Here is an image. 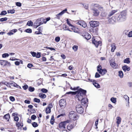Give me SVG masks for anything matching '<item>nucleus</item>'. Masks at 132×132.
<instances>
[{"instance_id":"35","label":"nucleus","mask_w":132,"mask_h":132,"mask_svg":"<svg viewBox=\"0 0 132 132\" xmlns=\"http://www.w3.org/2000/svg\"><path fill=\"white\" fill-rule=\"evenodd\" d=\"M111 101L113 103H115L116 102V98L112 97L110 99Z\"/></svg>"},{"instance_id":"54","label":"nucleus","mask_w":132,"mask_h":132,"mask_svg":"<svg viewBox=\"0 0 132 132\" xmlns=\"http://www.w3.org/2000/svg\"><path fill=\"white\" fill-rule=\"evenodd\" d=\"M66 125V124L67 123H71V121L70 120H67L66 121L63 122Z\"/></svg>"},{"instance_id":"33","label":"nucleus","mask_w":132,"mask_h":132,"mask_svg":"<svg viewBox=\"0 0 132 132\" xmlns=\"http://www.w3.org/2000/svg\"><path fill=\"white\" fill-rule=\"evenodd\" d=\"M77 94V92H69L66 93L65 94H71L72 95H75Z\"/></svg>"},{"instance_id":"45","label":"nucleus","mask_w":132,"mask_h":132,"mask_svg":"<svg viewBox=\"0 0 132 132\" xmlns=\"http://www.w3.org/2000/svg\"><path fill=\"white\" fill-rule=\"evenodd\" d=\"M15 10H9L7 11V12L8 13H11L12 14L15 13Z\"/></svg>"},{"instance_id":"8","label":"nucleus","mask_w":132,"mask_h":132,"mask_svg":"<svg viewBox=\"0 0 132 132\" xmlns=\"http://www.w3.org/2000/svg\"><path fill=\"white\" fill-rule=\"evenodd\" d=\"M67 9H65L56 15L55 18L59 19L60 17L67 11Z\"/></svg>"},{"instance_id":"11","label":"nucleus","mask_w":132,"mask_h":132,"mask_svg":"<svg viewBox=\"0 0 132 132\" xmlns=\"http://www.w3.org/2000/svg\"><path fill=\"white\" fill-rule=\"evenodd\" d=\"M93 15L95 16H97L99 14V12L97 9L96 8H93L92 9Z\"/></svg>"},{"instance_id":"36","label":"nucleus","mask_w":132,"mask_h":132,"mask_svg":"<svg viewBox=\"0 0 132 132\" xmlns=\"http://www.w3.org/2000/svg\"><path fill=\"white\" fill-rule=\"evenodd\" d=\"M72 49L74 51L76 52L78 50V46L77 45H74L72 47Z\"/></svg>"},{"instance_id":"10","label":"nucleus","mask_w":132,"mask_h":132,"mask_svg":"<svg viewBox=\"0 0 132 132\" xmlns=\"http://www.w3.org/2000/svg\"><path fill=\"white\" fill-rule=\"evenodd\" d=\"M114 17L115 20H116V21H124L123 19L119 14H116Z\"/></svg>"},{"instance_id":"13","label":"nucleus","mask_w":132,"mask_h":132,"mask_svg":"<svg viewBox=\"0 0 132 132\" xmlns=\"http://www.w3.org/2000/svg\"><path fill=\"white\" fill-rule=\"evenodd\" d=\"M121 16V17L124 20L126 18V12L125 11H123L121 12L120 14H119Z\"/></svg>"},{"instance_id":"47","label":"nucleus","mask_w":132,"mask_h":132,"mask_svg":"<svg viewBox=\"0 0 132 132\" xmlns=\"http://www.w3.org/2000/svg\"><path fill=\"white\" fill-rule=\"evenodd\" d=\"M7 18L6 17L2 18L0 19V21L3 22L4 21H6L7 20Z\"/></svg>"},{"instance_id":"40","label":"nucleus","mask_w":132,"mask_h":132,"mask_svg":"<svg viewBox=\"0 0 132 132\" xmlns=\"http://www.w3.org/2000/svg\"><path fill=\"white\" fill-rule=\"evenodd\" d=\"M42 28L40 27H39L37 29V30L38 31H37L38 32L37 33H42Z\"/></svg>"},{"instance_id":"29","label":"nucleus","mask_w":132,"mask_h":132,"mask_svg":"<svg viewBox=\"0 0 132 132\" xmlns=\"http://www.w3.org/2000/svg\"><path fill=\"white\" fill-rule=\"evenodd\" d=\"M75 126V124H71V125H68L67 126V129L69 130H70V129H72L74 127V126Z\"/></svg>"},{"instance_id":"63","label":"nucleus","mask_w":132,"mask_h":132,"mask_svg":"<svg viewBox=\"0 0 132 132\" xmlns=\"http://www.w3.org/2000/svg\"><path fill=\"white\" fill-rule=\"evenodd\" d=\"M23 89L24 90H26L28 88V86L27 85H24L23 87Z\"/></svg>"},{"instance_id":"38","label":"nucleus","mask_w":132,"mask_h":132,"mask_svg":"<svg viewBox=\"0 0 132 132\" xmlns=\"http://www.w3.org/2000/svg\"><path fill=\"white\" fill-rule=\"evenodd\" d=\"M51 109L48 108H46L45 110V111L47 114L50 113L51 112Z\"/></svg>"},{"instance_id":"9","label":"nucleus","mask_w":132,"mask_h":132,"mask_svg":"<svg viewBox=\"0 0 132 132\" xmlns=\"http://www.w3.org/2000/svg\"><path fill=\"white\" fill-rule=\"evenodd\" d=\"M93 43L94 44L95 46L97 47L98 46H101L102 42L100 41H97L95 40V39H93L92 40Z\"/></svg>"},{"instance_id":"41","label":"nucleus","mask_w":132,"mask_h":132,"mask_svg":"<svg viewBox=\"0 0 132 132\" xmlns=\"http://www.w3.org/2000/svg\"><path fill=\"white\" fill-rule=\"evenodd\" d=\"M32 125L34 127H36L38 126L37 123L35 122H34L32 123Z\"/></svg>"},{"instance_id":"44","label":"nucleus","mask_w":132,"mask_h":132,"mask_svg":"<svg viewBox=\"0 0 132 132\" xmlns=\"http://www.w3.org/2000/svg\"><path fill=\"white\" fill-rule=\"evenodd\" d=\"M28 90L30 92H32L34 91L35 90V88L34 87H29Z\"/></svg>"},{"instance_id":"30","label":"nucleus","mask_w":132,"mask_h":132,"mask_svg":"<svg viewBox=\"0 0 132 132\" xmlns=\"http://www.w3.org/2000/svg\"><path fill=\"white\" fill-rule=\"evenodd\" d=\"M118 76L121 78H122L123 77V73L122 71H119Z\"/></svg>"},{"instance_id":"32","label":"nucleus","mask_w":132,"mask_h":132,"mask_svg":"<svg viewBox=\"0 0 132 132\" xmlns=\"http://www.w3.org/2000/svg\"><path fill=\"white\" fill-rule=\"evenodd\" d=\"M54 118L53 116H52L51 119L50 121V123L52 124L53 125L54 123Z\"/></svg>"},{"instance_id":"37","label":"nucleus","mask_w":132,"mask_h":132,"mask_svg":"<svg viewBox=\"0 0 132 132\" xmlns=\"http://www.w3.org/2000/svg\"><path fill=\"white\" fill-rule=\"evenodd\" d=\"M124 98L126 100L128 101V103L129 104V97L126 95H125L124 96Z\"/></svg>"},{"instance_id":"7","label":"nucleus","mask_w":132,"mask_h":132,"mask_svg":"<svg viewBox=\"0 0 132 132\" xmlns=\"http://www.w3.org/2000/svg\"><path fill=\"white\" fill-rule=\"evenodd\" d=\"M65 101L63 99L60 100L59 102V104L60 107L64 108L66 105Z\"/></svg>"},{"instance_id":"64","label":"nucleus","mask_w":132,"mask_h":132,"mask_svg":"<svg viewBox=\"0 0 132 132\" xmlns=\"http://www.w3.org/2000/svg\"><path fill=\"white\" fill-rule=\"evenodd\" d=\"M27 66L28 67L30 68H31V67H33V65L32 64H31V63H29L28 64Z\"/></svg>"},{"instance_id":"56","label":"nucleus","mask_w":132,"mask_h":132,"mask_svg":"<svg viewBox=\"0 0 132 132\" xmlns=\"http://www.w3.org/2000/svg\"><path fill=\"white\" fill-rule=\"evenodd\" d=\"M66 21L67 23L69 26H70L73 27V25L70 23L68 19H67Z\"/></svg>"},{"instance_id":"50","label":"nucleus","mask_w":132,"mask_h":132,"mask_svg":"<svg viewBox=\"0 0 132 132\" xmlns=\"http://www.w3.org/2000/svg\"><path fill=\"white\" fill-rule=\"evenodd\" d=\"M34 101L36 102L39 103L40 102V100L36 98H35L34 99Z\"/></svg>"},{"instance_id":"25","label":"nucleus","mask_w":132,"mask_h":132,"mask_svg":"<svg viewBox=\"0 0 132 132\" xmlns=\"http://www.w3.org/2000/svg\"><path fill=\"white\" fill-rule=\"evenodd\" d=\"M39 96L42 98H46V95L42 93H40L39 94Z\"/></svg>"},{"instance_id":"55","label":"nucleus","mask_w":132,"mask_h":132,"mask_svg":"<svg viewBox=\"0 0 132 132\" xmlns=\"http://www.w3.org/2000/svg\"><path fill=\"white\" fill-rule=\"evenodd\" d=\"M60 38L59 37H57L55 38V40L56 42H58L60 40Z\"/></svg>"},{"instance_id":"52","label":"nucleus","mask_w":132,"mask_h":132,"mask_svg":"<svg viewBox=\"0 0 132 132\" xmlns=\"http://www.w3.org/2000/svg\"><path fill=\"white\" fill-rule=\"evenodd\" d=\"M14 121L16 122H18L19 120V118L18 117L15 116L14 117Z\"/></svg>"},{"instance_id":"12","label":"nucleus","mask_w":132,"mask_h":132,"mask_svg":"<svg viewBox=\"0 0 132 132\" xmlns=\"http://www.w3.org/2000/svg\"><path fill=\"white\" fill-rule=\"evenodd\" d=\"M98 29L97 27H92L89 30L90 32L97 33L98 32Z\"/></svg>"},{"instance_id":"1","label":"nucleus","mask_w":132,"mask_h":132,"mask_svg":"<svg viewBox=\"0 0 132 132\" xmlns=\"http://www.w3.org/2000/svg\"><path fill=\"white\" fill-rule=\"evenodd\" d=\"M76 92H77V94L76 97L78 98V100L80 101L81 99L83 98V96L85 95L86 91L80 89V90L76 91Z\"/></svg>"},{"instance_id":"21","label":"nucleus","mask_w":132,"mask_h":132,"mask_svg":"<svg viewBox=\"0 0 132 132\" xmlns=\"http://www.w3.org/2000/svg\"><path fill=\"white\" fill-rule=\"evenodd\" d=\"M101 74L103 75H104L107 72V70L105 69H103L101 70L100 71L98 72Z\"/></svg>"},{"instance_id":"24","label":"nucleus","mask_w":132,"mask_h":132,"mask_svg":"<svg viewBox=\"0 0 132 132\" xmlns=\"http://www.w3.org/2000/svg\"><path fill=\"white\" fill-rule=\"evenodd\" d=\"M111 51L112 52H114L116 48V45L114 43L112 44L111 45Z\"/></svg>"},{"instance_id":"4","label":"nucleus","mask_w":132,"mask_h":132,"mask_svg":"<svg viewBox=\"0 0 132 132\" xmlns=\"http://www.w3.org/2000/svg\"><path fill=\"white\" fill-rule=\"evenodd\" d=\"M76 110L77 112L80 114L82 113L84 111L83 108L80 104L76 106Z\"/></svg>"},{"instance_id":"59","label":"nucleus","mask_w":132,"mask_h":132,"mask_svg":"<svg viewBox=\"0 0 132 132\" xmlns=\"http://www.w3.org/2000/svg\"><path fill=\"white\" fill-rule=\"evenodd\" d=\"M124 33H127V32H128V33H132V31H129V30H125L124 31Z\"/></svg>"},{"instance_id":"49","label":"nucleus","mask_w":132,"mask_h":132,"mask_svg":"<svg viewBox=\"0 0 132 132\" xmlns=\"http://www.w3.org/2000/svg\"><path fill=\"white\" fill-rule=\"evenodd\" d=\"M47 90L45 88H42L41 90V91L44 93H46L47 92Z\"/></svg>"},{"instance_id":"6","label":"nucleus","mask_w":132,"mask_h":132,"mask_svg":"<svg viewBox=\"0 0 132 132\" xmlns=\"http://www.w3.org/2000/svg\"><path fill=\"white\" fill-rule=\"evenodd\" d=\"M76 23L77 24L82 26L84 28H85L87 26V24L84 21H78Z\"/></svg>"},{"instance_id":"60","label":"nucleus","mask_w":132,"mask_h":132,"mask_svg":"<svg viewBox=\"0 0 132 132\" xmlns=\"http://www.w3.org/2000/svg\"><path fill=\"white\" fill-rule=\"evenodd\" d=\"M10 100L12 101H15V99L12 96H11L10 97Z\"/></svg>"},{"instance_id":"2","label":"nucleus","mask_w":132,"mask_h":132,"mask_svg":"<svg viewBox=\"0 0 132 132\" xmlns=\"http://www.w3.org/2000/svg\"><path fill=\"white\" fill-rule=\"evenodd\" d=\"M69 117L70 119L74 120H76L78 118L76 113L73 111H71L70 112L69 114Z\"/></svg>"},{"instance_id":"23","label":"nucleus","mask_w":132,"mask_h":132,"mask_svg":"<svg viewBox=\"0 0 132 132\" xmlns=\"http://www.w3.org/2000/svg\"><path fill=\"white\" fill-rule=\"evenodd\" d=\"M78 30V28L73 27L71 29V30L70 31L72 32H77Z\"/></svg>"},{"instance_id":"26","label":"nucleus","mask_w":132,"mask_h":132,"mask_svg":"<svg viewBox=\"0 0 132 132\" xmlns=\"http://www.w3.org/2000/svg\"><path fill=\"white\" fill-rule=\"evenodd\" d=\"M116 120H117L116 123L117 124L118 126L119 124L121 122V118L120 117H117Z\"/></svg>"},{"instance_id":"46","label":"nucleus","mask_w":132,"mask_h":132,"mask_svg":"<svg viewBox=\"0 0 132 132\" xmlns=\"http://www.w3.org/2000/svg\"><path fill=\"white\" fill-rule=\"evenodd\" d=\"M6 14H7V12H6V11H2L1 12V13L0 14V15H6Z\"/></svg>"},{"instance_id":"27","label":"nucleus","mask_w":132,"mask_h":132,"mask_svg":"<svg viewBox=\"0 0 132 132\" xmlns=\"http://www.w3.org/2000/svg\"><path fill=\"white\" fill-rule=\"evenodd\" d=\"M10 118V116L8 114H6L4 117V118L5 119L8 121H9Z\"/></svg>"},{"instance_id":"48","label":"nucleus","mask_w":132,"mask_h":132,"mask_svg":"<svg viewBox=\"0 0 132 132\" xmlns=\"http://www.w3.org/2000/svg\"><path fill=\"white\" fill-rule=\"evenodd\" d=\"M3 83L7 87H11L9 83L6 82H3Z\"/></svg>"},{"instance_id":"61","label":"nucleus","mask_w":132,"mask_h":132,"mask_svg":"<svg viewBox=\"0 0 132 132\" xmlns=\"http://www.w3.org/2000/svg\"><path fill=\"white\" fill-rule=\"evenodd\" d=\"M100 75L97 72L96 73H95V77L96 78H98L100 77Z\"/></svg>"},{"instance_id":"14","label":"nucleus","mask_w":132,"mask_h":132,"mask_svg":"<svg viewBox=\"0 0 132 132\" xmlns=\"http://www.w3.org/2000/svg\"><path fill=\"white\" fill-rule=\"evenodd\" d=\"M82 35L85 38L89 40L91 38V36L89 34H82Z\"/></svg>"},{"instance_id":"5","label":"nucleus","mask_w":132,"mask_h":132,"mask_svg":"<svg viewBox=\"0 0 132 132\" xmlns=\"http://www.w3.org/2000/svg\"><path fill=\"white\" fill-rule=\"evenodd\" d=\"M110 62L111 66L113 68L116 69L118 68V65L116 64L114 59H112Z\"/></svg>"},{"instance_id":"18","label":"nucleus","mask_w":132,"mask_h":132,"mask_svg":"<svg viewBox=\"0 0 132 132\" xmlns=\"http://www.w3.org/2000/svg\"><path fill=\"white\" fill-rule=\"evenodd\" d=\"M118 10H113L110 12L108 16H111L113 15L114 13L117 12Z\"/></svg>"},{"instance_id":"62","label":"nucleus","mask_w":132,"mask_h":132,"mask_svg":"<svg viewBox=\"0 0 132 132\" xmlns=\"http://www.w3.org/2000/svg\"><path fill=\"white\" fill-rule=\"evenodd\" d=\"M16 6L19 7H20L21 6V4L20 3L17 2L16 3Z\"/></svg>"},{"instance_id":"17","label":"nucleus","mask_w":132,"mask_h":132,"mask_svg":"<svg viewBox=\"0 0 132 132\" xmlns=\"http://www.w3.org/2000/svg\"><path fill=\"white\" fill-rule=\"evenodd\" d=\"M64 122H61L59 123V127L61 129L63 128L64 129H65V125L64 123Z\"/></svg>"},{"instance_id":"58","label":"nucleus","mask_w":132,"mask_h":132,"mask_svg":"<svg viewBox=\"0 0 132 132\" xmlns=\"http://www.w3.org/2000/svg\"><path fill=\"white\" fill-rule=\"evenodd\" d=\"M10 85V84L12 86H15V85L16 84L13 81H11V82L9 83Z\"/></svg>"},{"instance_id":"43","label":"nucleus","mask_w":132,"mask_h":132,"mask_svg":"<svg viewBox=\"0 0 132 132\" xmlns=\"http://www.w3.org/2000/svg\"><path fill=\"white\" fill-rule=\"evenodd\" d=\"M33 24V23L31 21H29L27 23V25L29 26H31Z\"/></svg>"},{"instance_id":"16","label":"nucleus","mask_w":132,"mask_h":132,"mask_svg":"<svg viewBox=\"0 0 132 132\" xmlns=\"http://www.w3.org/2000/svg\"><path fill=\"white\" fill-rule=\"evenodd\" d=\"M40 20L38 19L36 20L34 22V24H35V26H36V28H37L38 26H39L40 25H41V23L40 22Z\"/></svg>"},{"instance_id":"22","label":"nucleus","mask_w":132,"mask_h":132,"mask_svg":"<svg viewBox=\"0 0 132 132\" xmlns=\"http://www.w3.org/2000/svg\"><path fill=\"white\" fill-rule=\"evenodd\" d=\"M8 61L5 60H0V63L2 65L5 66L6 65Z\"/></svg>"},{"instance_id":"3","label":"nucleus","mask_w":132,"mask_h":132,"mask_svg":"<svg viewBox=\"0 0 132 132\" xmlns=\"http://www.w3.org/2000/svg\"><path fill=\"white\" fill-rule=\"evenodd\" d=\"M89 23L92 27H97L99 26V22L96 21H91L89 22Z\"/></svg>"},{"instance_id":"28","label":"nucleus","mask_w":132,"mask_h":132,"mask_svg":"<svg viewBox=\"0 0 132 132\" xmlns=\"http://www.w3.org/2000/svg\"><path fill=\"white\" fill-rule=\"evenodd\" d=\"M94 86L96 88H100V85L99 84L96 82V81L95 82H94V83H93Z\"/></svg>"},{"instance_id":"15","label":"nucleus","mask_w":132,"mask_h":132,"mask_svg":"<svg viewBox=\"0 0 132 132\" xmlns=\"http://www.w3.org/2000/svg\"><path fill=\"white\" fill-rule=\"evenodd\" d=\"M88 99L86 98H83L81 99V104L82 105H85L86 103L88 102Z\"/></svg>"},{"instance_id":"53","label":"nucleus","mask_w":132,"mask_h":132,"mask_svg":"<svg viewBox=\"0 0 132 132\" xmlns=\"http://www.w3.org/2000/svg\"><path fill=\"white\" fill-rule=\"evenodd\" d=\"M101 70H102V67H101V66L99 65L97 67V71L98 72H99V71H100Z\"/></svg>"},{"instance_id":"31","label":"nucleus","mask_w":132,"mask_h":132,"mask_svg":"<svg viewBox=\"0 0 132 132\" xmlns=\"http://www.w3.org/2000/svg\"><path fill=\"white\" fill-rule=\"evenodd\" d=\"M21 123L19 122H17L16 123V126L17 127V129H18L19 130V129H21V128H20V126H21Z\"/></svg>"},{"instance_id":"39","label":"nucleus","mask_w":132,"mask_h":132,"mask_svg":"<svg viewBox=\"0 0 132 132\" xmlns=\"http://www.w3.org/2000/svg\"><path fill=\"white\" fill-rule=\"evenodd\" d=\"M9 56V54L7 53L3 54L2 55V57L3 58H5L7 57H8Z\"/></svg>"},{"instance_id":"20","label":"nucleus","mask_w":132,"mask_h":132,"mask_svg":"<svg viewBox=\"0 0 132 132\" xmlns=\"http://www.w3.org/2000/svg\"><path fill=\"white\" fill-rule=\"evenodd\" d=\"M114 18H115L114 17H112L111 18L109 19L108 20L109 23L111 24H113L114 22H116V20H114Z\"/></svg>"},{"instance_id":"51","label":"nucleus","mask_w":132,"mask_h":132,"mask_svg":"<svg viewBox=\"0 0 132 132\" xmlns=\"http://www.w3.org/2000/svg\"><path fill=\"white\" fill-rule=\"evenodd\" d=\"M40 54V53L39 52H38L37 54L36 53V57L37 58H40L41 56Z\"/></svg>"},{"instance_id":"42","label":"nucleus","mask_w":132,"mask_h":132,"mask_svg":"<svg viewBox=\"0 0 132 132\" xmlns=\"http://www.w3.org/2000/svg\"><path fill=\"white\" fill-rule=\"evenodd\" d=\"M24 31L28 33H31L32 32V30L30 29H26Z\"/></svg>"},{"instance_id":"57","label":"nucleus","mask_w":132,"mask_h":132,"mask_svg":"<svg viewBox=\"0 0 132 132\" xmlns=\"http://www.w3.org/2000/svg\"><path fill=\"white\" fill-rule=\"evenodd\" d=\"M31 55H32V56L33 57H36V53L34 52H31Z\"/></svg>"},{"instance_id":"19","label":"nucleus","mask_w":132,"mask_h":132,"mask_svg":"<svg viewBox=\"0 0 132 132\" xmlns=\"http://www.w3.org/2000/svg\"><path fill=\"white\" fill-rule=\"evenodd\" d=\"M122 69L125 71H128L130 69V67L126 65L123 66L122 67Z\"/></svg>"},{"instance_id":"34","label":"nucleus","mask_w":132,"mask_h":132,"mask_svg":"<svg viewBox=\"0 0 132 132\" xmlns=\"http://www.w3.org/2000/svg\"><path fill=\"white\" fill-rule=\"evenodd\" d=\"M124 62L125 63H130L129 58H126L124 60Z\"/></svg>"}]
</instances>
